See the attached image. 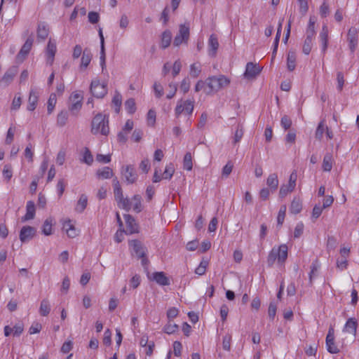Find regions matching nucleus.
Here are the masks:
<instances>
[{"mask_svg":"<svg viewBox=\"0 0 359 359\" xmlns=\"http://www.w3.org/2000/svg\"><path fill=\"white\" fill-rule=\"evenodd\" d=\"M33 42V38L32 36H29L16 56V59L18 61L22 62L25 59L32 48Z\"/></svg>","mask_w":359,"mask_h":359,"instance_id":"nucleus-14","label":"nucleus"},{"mask_svg":"<svg viewBox=\"0 0 359 359\" xmlns=\"http://www.w3.org/2000/svg\"><path fill=\"white\" fill-rule=\"evenodd\" d=\"M299 12L302 15H306L309 11L308 0H298Z\"/></svg>","mask_w":359,"mask_h":359,"instance_id":"nucleus-55","label":"nucleus"},{"mask_svg":"<svg viewBox=\"0 0 359 359\" xmlns=\"http://www.w3.org/2000/svg\"><path fill=\"white\" fill-rule=\"evenodd\" d=\"M288 248L287 245L282 244L278 248L273 247L267 257L268 266L271 267L277 259L279 264L285 263L287 258Z\"/></svg>","mask_w":359,"mask_h":359,"instance_id":"nucleus-1","label":"nucleus"},{"mask_svg":"<svg viewBox=\"0 0 359 359\" xmlns=\"http://www.w3.org/2000/svg\"><path fill=\"white\" fill-rule=\"evenodd\" d=\"M326 346L327 351L330 353L334 354L338 353L339 352V349L335 345L334 330L332 327L329 328L327 334L326 336Z\"/></svg>","mask_w":359,"mask_h":359,"instance_id":"nucleus-7","label":"nucleus"},{"mask_svg":"<svg viewBox=\"0 0 359 359\" xmlns=\"http://www.w3.org/2000/svg\"><path fill=\"white\" fill-rule=\"evenodd\" d=\"M206 83L208 89H205V93L210 95L213 92H217L222 88L227 86L230 83V80L224 75H219L218 76H209L206 79Z\"/></svg>","mask_w":359,"mask_h":359,"instance_id":"nucleus-3","label":"nucleus"},{"mask_svg":"<svg viewBox=\"0 0 359 359\" xmlns=\"http://www.w3.org/2000/svg\"><path fill=\"white\" fill-rule=\"evenodd\" d=\"M358 327V322L354 318H350L346 322L344 327V331L353 334L354 336L356 334Z\"/></svg>","mask_w":359,"mask_h":359,"instance_id":"nucleus-21","label":"nucleus"},{"mask_svg":"<svg viewBox=\"0 0 359 359\" xmlns=\"http://www.w3.org/2000/svg\"><path fill=\"white\" fill-rule=\"evenodd\" d=\"M261 71L262 67L259 65L250 62L246 65L244 76L248 79H255L260 74Z\"/></svg>","mask_w":359,"mask_h":359,"instance_id":"nucleus-11","label":"nucleus"},{"mask_svg":"<svg viewBox=\"0 0 359 359\" xmlns=\"http://www.w3.org/2000/svg\"><path fill=\"white\" fill-rule=\"evenodd\" d=\"M184 107V111L188 114H191L194 110V102L190 100H187L182 102Z\"/></svg>","mask_w":359,"mask_h":359,"instance_id":"nucleus-51","label":"nucleus"},{"mask_svg":"<svg viewBox=\"0 0 359 359\" xmlns=\"http://www.w3.org/2000/svg\"><path fill=\"white\" fill-rule=\"evenodd\" d=\"M82 107V102L76 100L69 105V110L72 115L76 116Z\"/></svg>","mask_w":359,"mask_h":359,"instance_id":"nucleus-37","label":"nucleus"},{"mask_svg":"<svg viewBox=\"0 0 359 359\" xmlns=\"http://www.w3.org/2000/svg\"><path fill=\"white\" fill-rule=\"evenodd\" d=\"M324 122L325 121L323 120L318 123L315 133L316 138L320 141L322 140L323 133L326 130V126H325Z\"/></svg>","mask_w":359,"mask_h":359,"instance_id":"nucleus-43","label":"nucleus"},{"mask_svg":"<svg viewBox=\"0 0 359 359\" xmlns=\"http://www.w3.org/2000/svg\"><path fill=\"white\" fill-rule=\"evenodd\" d=\"M156 111L155 110L151 109L149 110L147 113V123L149 126H154L156 123Z\"/></svg>","mask_w":359,"mask_h":359,"instance_id":"nucleus-53","label":"nucleus"},{"mask_svg":"<svg viewBox=\"0 0 359 359\" xmlns=\"http://www.w3.org/2000/svg\"><path fill=\"white\" fill-rule=\"evenodd\" d=\"M294 189V187H288V184L281 185L279 191V197L280 198H285L289 193L292 192Z\"/></svg>","mask_w":359,"mask_h":359,"instance_id":"nucleus-47","label":"nucleus"},{"mask_svg":"<svg viewBox=\"0 0 359 359\" xmlns=\"http://www.w3.org/2000/svg\"><path fill=\"white\" fill-rule=\"evenodd\" d=\"M32 145L31 143H29L27 144V146L26 147L25 153H24L25 158H27L29 162L33 161L34 153L32 152Z\"/></svg>","mask_w":359,"mask_h":359,"instance_id":"nucleus-61","label":"nucleus"},{"mask_svg":"<svg viewBox=\"0 0 359 359\" xmlns=\"http://www.w3.org/2000/svg\"><path fill=\"white\" fill-rule=\"evenodd\" d=\"M68 119V112L67 111L63 110L61 111L57 116V124L60 126L63 127L66 125L67 121Z\"/></svg>","mask_w":359,"mask_h":359,"instance_id":"nucleus-38","label":"nucleus"},{"mask_svg":"<svg viewBox=\"0 0 359 359\" xmlns=\"http://www.w3.org/2000/svg\"><path fill=\"white\" fill-rule=\"evenodd\" d=\"M330 13V8L327 2L325 1L320 6V15L322 18H326Z\"/></svg>","mask_w":359,"mask_h":359,"instance_id":"nucleus-58","label":"nucleus"},{"mask_svg":"<svg viewBox=\"0 0 359 359\" xmlns=\"http://www.w3.org/2000/svg\"><path fill=\"white\" fill-rule=\"evenodd\" d=\"M96 175L99 179H109L113 176V171L109 167H104L97 170Z\"/></svg>","mask_w":359,"mask_h":359,"instance_id":"nucleus-27","label":"nucleus"},{"mask_svg":"<svg viewBox=\"0 0 359 359\" xmlns=\"http://www.w3.org/2000/svg\"><path fill=\"white\" fill-rule=\"evenodd\" d=\"M36 229L31 226H24L22 227L19 238L22 243L27 242L32 240L36 235Z\"/></svg>","mask_w":359,"mask_h":359,"instance_id":"nucleus-9","label":"nucleus"},{"mask_svg":"<svg viewBox=\"0 0 359 359\" xmlns=\"http://www.w3.org/2000/svg\"><path fill=\"white\" fill-rule=\"evenodd\" d=\"M38 93L36 90L32 89L29 92L28 104L27 107V110L34 111L36 109L38 102Z\"/></svg>","mask_w":359,"mask_h":359,"instance_id":"nucleus-19","label":"nucleus"},{"mask_svg":"<svg viewBox=\"0 0 359 359\" xmlns=\"http://www.w3.org/2000/svg\"><path fill=\"white\" fill-rule=\"evenodd\" d=\"M56 50V43L50 39L46 48L47 64L50 65H53Z\"/></svg>","mask_w":359,"mask_h":359,"instance_id":"nucleus-17","label":"nucleus"},{"mask_svg":"<svg viewBox=\"0 0 359 359\" xmlns=\"http://www.w3.org/2000/svg\"><path fill=\"white\" fill-rule=\"evenodd\" d=\"M147 278L149 280L155 281L161 286H167L170 284L169 278L166 276L163 271H156L153 273L151 275L149 273V275H147Z\"/></svg>","mask_w":359,"mask_h":359,"instance_id":"nucleus-6","label":"nucleus"},{"mask_svg":"<svg viewBox=\"0 0 359 359\" xmlns=\"http://www.w3.org/2000/svg\"><path fill=\"white\" fill-rule=\"evenodd\" d=\"M266 184L270 187L272 191H276L278 187V175L276 173L269 175L266 180Z\"/></svg>","mask_w":359,"mask_h":359,"instance_id":"nucleus-26","label":"nucleus"},{"mask_svg":"<svg viewBox=\"0 0 359 359\" xmlns=\"http://www.w3.org/2000/svg\"><path fill=\"white\" fill-rule=\"evenodd\" d=\"M296 54L293 50H289L287 57V67L290 72H292L296 67Z\"/></svg>","mask_w":359,"mask_h":359,"instance_id":"nucleus-30","label":"nucleus"},{"mask_svg":"<svg viewBox=\"0 0 359 359\" xmlns=\"http://www.w3.org/2000/svg\"><path fill=\"white\" fill-rule=\"evenodd\" d=\"M281 32H282V22H280L278 24V29H277L276 37H275V39L273 41V47L272 58H271L272 61L275 58L277 50H278V43H279V41H280V35H281Z\"/></svg>","mask_w":359,"mask_h":359,"instance_id":"nucleus-25","label":"nucleus"},{"mask_svg":"<svg viewBox=\"0 0 359 359\" xmlns=\"http://www.w3.org/2000/svg\"><path fill=\"white\" fill-rule=\"evenodd\" d=\"M91 126V132L93 134H97L100 132L102 135H107L109 133L108 116L98 113L93 118Z\"/></svg>","mask_w":359,"mask_h":359,"instance_id":"nucleus-2","label":"nucleus"},{"mask_svg":"<svg viewBox=\"0 0 359 359\" xmlns=\"http://www.w3.org/2000/svg\"><path fill=\"white\" fill-rule=\"evenodd\" d=\"M56 102H57L56 95L55 93H51L50 95V97L48 100V103H47L48 104L47 111H48V114H50L53 112V111L55 108Z\"/></svg>","mask_w":359,"mask_h":359,"instance_id":"nucleus-45","label":"nucleus"},{"mask_svg":"<svg viewBox=\"0 0 359 359\" xmlns=\"http://www.w3.org/2000/svg\"><path fill=\"white\" fill-rule=\"evenodd\" d=\"M304 226L302 222H299L297 224L294 231V238H298L302 235L304 231Z\"/></svg>","mask_w":359,"mask_h":359,"instance_id":"nucleus-59","label":"nucleus"},{"mask_svg":"<svg viewBox=\"0 0 359 359\" xmlns=\"http://www.w3.org/2000/svg\"><path fill=\"white\" fill-rule=\"evenodd\" d=\"M63 229L67 231V236L69 238H75L77 236L76 230L73 224H71V221H66L63 224Z\"/></svg>","mask_w":359,"mask_h":359,"instance_id":"nucleus-32","label":"nucleus"},{"mask_svg":"<svg viewBox=\"0 0 359 359\" xmlns=\"http://www.w3.org/2000/svg\"><path fill=\"white\" fill-rule=\"evenodd\" d=\"M302 210V203L299 197H294L291 202L290 211L292 214L297 215Z\"/></svg>","mask_w":359,"mask_h":359,"instance_id":"nucleus-24","label":"nucleus"},{"mask_svg":"<svg viewBox=\"0 0 359 359\" xmlns=\"http://www.w3.org/2000/svg\"><path fill=\"white\" fill-rule=\"evenodd\" d=\"M183 168L187 170H191L193 168L192 157L190 152H187L184 156Z\"/></svg>","mask_w":359,"mask_h":359,"instance_id":"nucleus-41","label":"nucleus"},{"mask_svg":"<svg viewBox=\"0 0 359 359\" xmlns=\"http://www.w3.org/2000/svg\"><path fill=\"white\" fill-rule=\"evenodd\" d=\"M123 217L126 220V230L123 229V232L126 234L138 233V224L136 223L135 218L129 214H125Z\"/></svg>","mask_w":359,"mask_h":359,"instance_id":"nucleus-8","label":"nucleus"},{"mask_svg":"<svg viewBox=\"0 0 359 359\" xmlns=\"http://www.w3.org/2000/svg\"><path fill=\"white\" fill-rule=\"evenodd\" d=\"M125 109L130 114H133L136 111L135 99L129 98L125 102Z\"/></svg>","mask_w":359,"mask_h":359,"instance_id":"nucleus-40","label":"nucleus"},{"mask_svg":"<svg viewBox=\"0 0 359 359\" xmlns=\"http://www.w3.org/2000/svg\"><path fill=\"white\" fill-rule=\"evenodd\" d=\"M154 90L157 98H160L163 95V88L157 82H155L154 84Z\"/></svg>","mask_w":359,"mask_h":359,"instance_id":"nucleus-64","label":"nucleus"},{"mask_svg":"<svg viewBox=\"0 0 359 359\" xmlns=\"http://www.w3.org/2000/svg\"><path fill=\"white\" fill-rule=\"evenodd\" d=\"M190 83V79L188 77L184 78L181 82L180 90L187 93L189 90Z\"/></svg>","mask_w":359,"mask_h":359,"instance_id":"nucleus-60","label":"nucleus"},{"mask_svg":"<svg viewBox=\"0 0 359 359\" xmlns=\"http://www.w3.org/2000/svg\"><path fill=\"white\" fill-rule=\"evenodd\" d=\"M287 207L285 205H283L280 206V210L278 211V217H277V224L279 226H282L284 222V219L285 217Z\"/></svg>","mask_w":359,"mask_h":359,"instance_id":"nucleus-46","label":"nucleus"},{"mask_svg":"<svg viewBox=\"0 0 359 359\" xmlns=\"http://www.w3.org/2000/svg\"><path fill=\"white\" fill-rule=\"evenodd\" d=\"M50 311V306L49 302L47 299H44L41 301L40 308H39V313L42 316H47Z\"/></svg>","mask_w":359,"mask_h":359,"instance_id":"nucleus-34","label":"nucleus"},{"mask_svg":"<svg viewBox=\"0 0 359 359\" xmlns=\"http://www.w3.org/2000/svg\"><path fill=\"white\" fill-rule=\"evenodd\" d=\"M172 33L169 29L165 30L161 34L160 46L163 49L168 48L171 43Z\"/></svg>","mask_w":359,"mask_h":359,"instance_id":"nucleus-23","label":"nucleus"},{"mask_svg":"<svg viewBox=\"0 0 359 359\" xmlns=\"http://www.w3.org/2000/svg\"><path fill=\"white\" fill-rule=\"evenodd\" d=\"M53 219L51 217L47 218L42 226V233L45 236H50L52 232Z\"/></svg>","mask_w":359,"mask_h":359,"instance_id":"nucleus-33","label":"nucleus"},{"mask_svg":"<svg viewBox=\"0 0 359 359\" xmlns=\"http://www.w3.org/2000/svg\"><path fill=\"white\" fill-rule=\"evenodd\" d=\"M113 186L114 198L116 201L117 202L118 200L122 199V198H123V195L120 183L116 177L113 180Z\"/></svg>","mask_w":359,"mask_h":359,"instance_id":"nucleus-28","label":"nucleus"},{"mask_svg":"<svg viewBox=\"0 0 359 359\" xmlns=\"http://www.w3.org/2000/svg\"><path fill=\"white\" fill-rule=\"evenodd\" d=\"M276 311H277L276 304L274 302H270L269 309H268V315H269V318L271 320H274V318L276 314Z\"/></svg>","mask_w":359,"mask_h":359,"instance_id":"nucleus-54","label":"nucleus"},{"mask_svg":"<svg viewBox=\"0 0 359 359\" xmlns=\"http://www.w3.org/2000/svg\"><path fill=\"white\" fill-rule=\"evenodd\" d=\"M182 343L179 341H175L173 343V351L174 355L177 357H179L182 354Z\"/></svg>","mask_w":359,"mask_h":359,"instance_id":"nucleus-62","label":"nucleus"},{"mask_svg":"<svg viewBox=\"0 0 359 359\" xmlns=\"http://www.w3.org/2000/svg\"><path fill=\"white\" fill-rule=\"evenodd\" d=\"M82 163H84L88 165H90L93 162V156L91 151L88 147H84L83 158L81 159Z\"/></svg>","mask_w":359,"mask_h":359,"instance_id":"nucleus-35","label":"nucleus"},{"mask_svg":"<svg viewBox=\"0 0 359 359\" xmlns=\"http://www.w3.org/2000/svg\"><path fill=\"white\" fill-rule=\"evenodd\" d=\"M129 245L133 248V252L137 259H140L141 257H144V255L147 254V249L141 241L138 240H133L130 242Z\"/></svg>","mask_w":359,"mask_h":359,"instance_id":"nucleus-13","label":"nucleus"},{"mask_svg":"<svg viewBox=\"0 0 359 359\" xmlns=\"http://www.w3.org/2000/svg\"><path fill=\"white\" fill-rule=\"evenodd\" d=\"M36 32L38 39L45 40L48 36L49 31L44 22H40L38 25Z\"/></svg>","mask_w":359,"mask_h":359,"instance_id":"nucleus-29","label":"nucleus"},{"mask_svg":"<svg viewBox=\"0 0 359 359\" xmlns=\"http://www.w3.org/2000/svg\"><path fill=\"white\" fill-rule=\"evenodd\" d=\"M133 200L135 201L134 205H133V210L139 213L142 210V197L139 194L134 195L133 197Z\"/></svg>","mask_w":359,"mask_h":359,"instance_id":"nucleus-42","label":"nucleus"},{"mask_svg":"<svg viewBox=\"0 0 359 359\" xmlns=\"http://www.w3.org/2000/svg\"><path fill=\"white\" fill-rule=\"evenodd\" d=\"M175 172L174 165L170 163L165 166V170L162 175V178L164 180H170Z\"/></svg>","mask_w":359,"mask_h":359,"instance_id":"nucleus-39","label":"nucleus"},{"mask_svg":"<svg viewBox=\"0 0 359 359\" xmlns=\"http://www.w3.org/2000/svg\"><path fill=\"white\" fill-rule=\"evenodd\" d=\"M92 57L93 55L90 50L88 48H85L81 60V69L87 68L92 60Z\"/></svg>","mask_w":359,"mask_h":359,"instance_id":"nucleus-22","label":"nucleus"},{"mask_svg":"<svg viewBox=\"0 0 359 359\" xmlns=\"http://www.w3.org/2000/svg\"><path fill=\"white\" fill-rule=\"evenodd\" d=\"M103 344L105 346H110L111 344V332L109 329H107L104 333Z\"/></svg>","mask_w":359,"mask_h":359,"instance_id":"nucleus-63","label":"nucleus"},{"mask_svg":"<svg viewBox=\"0 0 359 359\" xmlns=\"http://www.w3.org/2000/svg\"><path fill=\"white\" fill-rule=\"evenodd\" d=\"M18 72V67L13 66L10 67L4 74L3 77L0 80V86L4 87L8 86L11 83L14 77Z\"/></svg>","mask_w":359,"mask_h":359,"instance_id":"nucleus-12","label":"nucleus"},{"mask_svg":"<svg viewBox=\"0 0 359 359\" xmlns=\"http://www.w3.org/2000/svg\"><path fill=\"white\" fill-rule=\"evenodd\" d=\"M118 206L126 211H129L131 208L132 203L128 198H122L117 201Z\"/></svg>","mask_w":359,"mask_h":359,"instance_id":"nucleus-44","label":"nucleus"},{"mask_svg":"<svg viewBox=\"0 0 359 359\" xmlns=\"http://www.w3.org/2000/svg\"><path fill=\"white\" fill-rule=\"evenodd\" d=\"M243 135V128L238 124L234 133L233 144H236L241 141Z\"/></svg>","mask_w":359,"mask_h":359,"instance_id":"nucleus-48","label":"nucleus"},{"mask_svg":"<svg viewBox=\"0 0 359 359\" xmlns=\"http://www.w3.org/2000/svg\"><path fill=\"white\" fill-rule=\"evenodd\" d=\"M316 22V17L311 15L309 20V24L306 30V38L313 39L316 35L315 24Z\"/></svg>","mask_w":359,"mask_h":359,"instance_id":"nucleus-20","label":"nucleus"},{"mask_svg":"<svg viewBox=\"0 0 359 359\" xmlns=\"http://www.w3.org/2000/svg\"><path fill=\"white\" fill-rule=\"evenodd\" d=\"M347 40L348 41L349 49L353 53L358 46L357 29L355 28L351 27L349 29L347 34Z\"/></svg>","mask_w":359,"mask_h":359,"instance_id":"nucleus-15","label":"nucleus"},{"mask_svg":"<svg viewBox=\"0 0 359 359\" xmlns=\"http://www.w3.org/2000/svg\"><path fill=\"white\" fill-rule=\"evenodd\" d=\"M90 90L93 96L97 98H103L107 93V84H100L99 80H93L90 83Z\"/></svg>","mask_w":359,"mask_h":359,"instance_id":"nucleus-5","label":"nucleus"},{"mask_svg":"<svg viewBox=\"0 0 359 359\" xmlns=\"http://www.w3.org/2000/svg\"><path fill=\"white\" fill-rule=\"evenodd\" d=\"M88 204V198L85 194H81L79 201H77L76 211L78 212H83L86 209Z\"/></svg>","mask_w":359,"mask_h":359,"instance_id":"nucleus-31","label":"nucleus"},{"mask_svg":"<svg viewBox=\"0 0 359 359\" xmlns=\"http://www.w3.org/2000/svg\"><path fill=\"white\" fill-rule=\"evenodd\" d=\"M122 175L128 184H133L137 179V175L133 165H128L122 168Z\"/></svg>","mask_w":359,"mask_h":359,"instance_id":"nucleus-10","label":"nucleus"},{"mask_svg":"<svg viewBox=\"0 0 359 359\" xmlns=\"http://www.w3.org/2000/svg\"><path fill=\"white\" fill-rule=\"evenodd\" d=\"M36 208L34 201H29L26 205V214L22 217V222L33 219L35 217Z\"/></svg>","mask_w":359,"mask_h":359,"instance_id":"nucleus-16","label":"nucleus"},{"mask_svg":"<svg viewBox=\"0 0 359 359\" xmlns=\"http://www.w3.org/2000/svg\"><path fill=\"white\" fill-rule=\"evenodd\" d=\"M209 55L215 57L216 55L219 43L217 36L215 34H211L208 41Z\"/></svg>","mask_w":359,"mask_h":359,"instance_id":"nucleus-18","label":"nucleus"},{"mask_svg":"<svg viewBox=\"0 0 359 359\" xmlns=\"http://www.w3.org/2000/svg\"><path fill=\"white\" fill-rule=\"evenodd\" d=\"M312 41L313 39L306 37L302 48V51L305 55H309L311 53L313 45Z\"/></svg>","mask_w":359,"mask_h":359,"instance_id":"nucleus-49","label":"nucleus"},{"mask_svg":"<svg viewBox=\"0 0 359 359\" xmlns=\"http://www.w3.org/2000/svg\"><path fill=\"white\" fill-rule=\"evenodd\" d=\"M179 326L177 324H171L169 322L167 325L164 326L163 331L168 334H171L177 332Z\"/></svg>","mask_w":359,"mask_h":359,"instance_id":"nucleus-50","label":"nucleus"},{"mask_svg":"<svg viewBox=\"0 0 359 359\" xmlns=\"http://www.w3.org/2000/svg\"><path fill=\"white\" fill-rule=\"evenodd\" d=\"M190 35L189 25L187 24H181L179 26V31L174 38L173 45L179 46L182 43H187Z\"/></svg>","mask_w":359,"mask_h":359,"instance_id":"nucleus-4","label":"nucleus"},{"mask_svg":"<svg viewBox=\"0 0 359 359\" xmlns=\"http://www.w3.org/2000/svg\"><path fill=\"white\" fill-rule=\"evenodd\" d=\"M88 21L91 24H96L100 20V15L97 12L95 11H90L88 13Z\"/></svg>","mask_w":359,"mask_h":359,"instance_id":"nucleus-57","label":"nucleus"},{"mask_svg":"<svg viewBox=\"0 0 359 359\" xmlns=\"http://www.w3.org/2000/svg\"><path fill=\"white\" fill-rule=\"evenodd\" d=\"M4 177L7 181H9L13 176L12 167L11 165H5L3 170Z\"/></svg>","mask_w":359,"mask_h":359,"instance_id":"nucleus-56","label":"nucleus"},{"mask_svg":"<svg viewBox=\"0 0 359 359\" xmlns=\"http://www.w3.org/2000/svg\"><path fill=\"white\" fill-rule=\"evenodd\" d=\"M281 126L286 130L292 126V120L287 115H284L280 120Z\"/></svg>","mask_w":359,"mask_h":359,"instance_id":"nucleus-52","label":"nucleus"},{"mask_svg":"<svg viewBox=\"0 0 359 359\" xmlns=\"http://www.w3.org/2000/svg\"><path fill=\"white\" fill-rule=\"evenodd\" d=\"M332 168V156L327 153L325 155L323 161V169L324 171L329 172Z\"/></svg>","mask_w":359,"mask_h":359,"instance_id":"nucleus-36","label":"nucleus"}]
</instances>
